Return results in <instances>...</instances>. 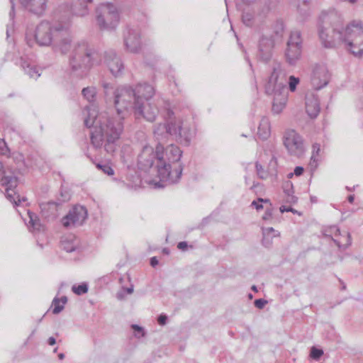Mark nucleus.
Here are the masks:
<instances>
[{
	"mask_svg": "<svg viewBox=\"0 0 363 363\" xmlns=\"http://www.w3.org/2000/svg\"><path fill=\"white\" fill-rule=\"evenodd\" d=\"M89 289L88 284L86 283H82L77 286L74 285L72 287V291L77 295H82L87 293Z\"/></svg>",
	"mask_w": 363,
	"mask_h": 363,
	"instance_id": "58836bf2",
	"label": "nucleus"
},
{
	"mask_svg": "<svg viewBox=\"0 0 363 363\" xmlns=\"http://www.w3.org/2000/svg\"><path fill=\"white\" fill-rule=\"evenodd\" d=\"M284 31V25L282 21H277L273 28V33L269 36H273L275 43L281 41Z\"/></svg>",
	"mask_w": 363,
	"mask_h": 363,
	"instance_id": "473e14b6",
	"label": "nucleus"
},
{
	"mask_svg": "<svg viewBox=\"0 0 363 363\" xmlns=\"http://www.w3.org/2000/svg\"><path fill=\"white\" fill-rule=\"evenodd\" d=\"M303 172H304L303 167H302L301 166H298V167H295L294 174L296 176H301L303 174Z\"/></svg>",
	"mask_w": 363,
	"mask_h": 363,
	"instance_id": "4d7b16f0",
	"label": "nucleus"
},
{
	"mask_svg": "<svg viewBox=\"0 0 363 363\" xmlns=\"http://www.w3.org/2000/svg\"><path fill=\"white\" fill-rule=\"evenodd\" d=\"M272 207L267 208L264 212V214L263 215L262 218L264 220H269L272 218Z\"/></svg>",
	"mask_w": 363,
	"mask_h": 363,
	"instance_id": "864d4df0",
	"label": "nucleus"
},
{
	"mask_svg": "<svg viewBox=\"0 0 363 363\" xmlns=\"http://www.w3.org/2000/svg\"><path fill=\"white\" fill-rule=\"evenodd\" d=\"M297 9L303 19L309 15V7H304L301 4H298Z\"/></svg>",
	"mask_w": 363,
	"mask_h": 363,
	"instance_id": "09e8293b",
	"label": "nucleus"
},
{
	"mask_svg": "<svg viewBox=\"0 0 363 363\" xmlns=\"http://www.w3.org/2000/svg\"><path fill=\"white\" fill-rule=\"evenodd\" d=\"M164 155V144L157 143L155 149L150 145H145L138 157V167L141 170L146 172L152 167L156 161L157 177H159L160 165H162Z\"/></svg>",
	"mask_w": 363,
	"mask_h": 363,
	"instance_id": "423d86ee",
	"label": "nucleus"
},
{
	"mask_svg": "<svg viewBox=\"0 0 363 363\" xmlns=\"http://www.w3.org/2000/svg\"><path fill=\"white\" fill-rule=\"evenodd\" d=\"M82 94L88 101L93 102L96 95V88L94 86L84 88L82 91Z\"/></svg>",
	"mask_w": 363,
	"mask_h": 363,
	"instance_id": "f704fd0d",
	"label": "nucleus"
},
{
	"mask_svg": "<svg viewBox=\"0 0 363 363\" xmlns=\"http://www.w3.org/2000/svg\"><path fill=\"white\" fill-rule=\"evenodd\" d=\"M330 78V74L327 67L323 64H317L315 65L311 77V83L313 88L319 90L325 86Z\"/></svg>",
	"mask_w": 363,
	"mask_h": 363,
	"instance_id": "f3484780",
	"label": "nucleus"
},
{
	"mask_svg": "<svg viewBox=\"0 0 363 363\" xmlns=\"http://www.w3.org/2000/svg\"><path fill=\"white\" fill-rule=\"evenodd\" d=\"M16 64L19 65L25 74H28L30 78L36 79L40 76L39 69L35 66L31 65L25 58L20 57Z\"/></svg>",
	"mask_w": 363,
	"mask_h": 363,
	"instance_id": "c756f323",
	"label": "nucleus"
},
{
	"mask_svg": "<svg viewBox=\"0 0 363 363\" xmlns=\"http://www.w3.org/2000/svg\"><path fill=\"white\" fill-rule=\"evenodd\" d=\"M150 263L152 267H155L159 264V261L156 257H152L150 259Z\"/></svg>",
	"mask_w": 363,
	"mask_h": 363,
	"instance_id": "e2e57ef3",
	"label": "nucleus"
},
{
	"mask_svg": "<svg viewBox=\"0 0 363 363\" xmlns=\"http://www.w3.org/2000/svg\"><path fill=\"white\" fill-rule=\"evenodd\" d=\"M175 120H170L167 123H159L155 126L153 133L157 143L163 144L167 140L169 136H173V134H175Z\"/></svg>",
	"mask_w": 363,
	"mask_h": 363,
	"instance_id": "412c9836",
	"label": "nucleus"
},
{
	"mask_svg": "<svg viewBox=\"0 0 363 363\" xmlns=\"http://www.w3.org/2000/svg\"><path fill=\"white\" fill-rule=\"evenodd\" d=\"M104 60L111 73L118 77L121 74L124 66L120 57H118L113 50H109L104 52Z\"/></svg>",
	"mask_w": 363,
	"mask_h": 363,
	"instance_id": "aec40b11",
	"label": "nucleus"
},
{
	"mask_svg": "<svg viewBox=\"0 0 363 363\" xmlns=\"http://www.w3.org/2000/svg\"><path fill=\"white\" fill-rule=\"evenodd\" d=\"M174 128L176 129L175 134L173 136L175 137L176 140H178L181 144L184 145H189L191 139V134L189 129L183 128L181 121H176Z\"/></svg>",
	"mask_w": 363,
	"mask_h": 363,
	"instance_id": "c85d7f7f",
	"label": "nucleus"
},
{
	"mask_svg": "<svg viewBox=\"0 0 363 363\" xmlns=\"http://www.w3.org/2000/svg\"><path fill=\"white\" fill-rule=\"evenodd\" d=\"M70 197L71 196L68 191L61 190L60 196L57 197L56 201L43 203L40 205L42 213L45 217L55 216L58 207L63 203L68 201L70 199Z\"/></svg>",
	"mask_w": 363,
	"mask_h": 363,
	"instance_id": "6ab92c4d",
	"label": "nucleus"
},
{
	"mask_svg": "<svg viewBox=\"0 0 363 363\" xmlns=\"http://www.w3.org/2000/svg\"><path fill=\"white\" fill-rule=\"evenodd\" d=\"M258 201L260 203H269L270 207H272V203H270V201L268 199L259 198Z\"/></svg>",
	"mask_w": 363,
	"mask_h": 363,
	"instance_id": "338daca9",
	"label": "nucleus"
},
{
	"mask_svg": "<svg viewBox=\"0 0 363 363\" xmlns=\"http://www.w3.org/2000/svg\"><path fill=\"white\" fill-rule=\"evenodd\" d=\"M279 233L277 234H274L272 235H263V238L262 240V245L266 247H269L272 244V238L279 235Z\"/></svg>",
	"mask_w": 363,
	"mask_h": 363,
	"instance_id": "49530a36",
	"label": "nucleus"
},
{
	"mask_svg": "<svg viewBox=\"0 0 363 363\" xmlns=\"http://www.w3.org/2000/svg\"><path fill=\"white\" fill-rule=\"evenodd\" d=\"M302 38L299 30H294L290 33L285 50V58L290 65H296L300 59L302 52Z\"/></svg>",
	"mask_w": 363,
	"mask_h": 363,
	"instance_id": "9b49d317",
	"label": "nucleus"
},
{
	"mask_svg": "<svg viewBox=\"0 0 363 363\" xmlns=\"http://www.w3.org/2000/svg\"><path fill=\"white\" fill-rule=\"evenodd\" d=\"M123 289L127 292L128 294H131L133 292V287L131 286L128 288H123Z\"/></svg>",
	"mask_w": 363,
	"mask_h": 363,
	"instance_id": "774afa93",
	"label": "nucleus"
},
{
	"mask_svg": "<svg viewBox=\"0 0 363 363\" xmlns=\"http://www.w3.org/2000/svg\"><path fill=\"white\" fill-rule=\"evenodd\" d=\"M60 247L67 252H72L79 248V240L72 234L62 236L60 240Z\"/></svg>",
	"mask_w": 363,
	"mask_h": 363,
	"instance_id": "a878e982",
	"label": "nucleus"
},
{
	"mask_svg": "<svg viewBox=\"0 0 363 363\" xmlns=\"http://www.w3.org/2000/svg\"><path fill=\"white\" fill-rule=\"evenodd\" d=\"M164 155L160 165L159 178L160 182L169 184H177L179 182L184 166L180 163L182 151L174 145L164 147Z\"/></svg>",
	"mask_w": 363,
	"mask_h": 363,
	"instance_id": "7ed1b4c3",
	"label": "nucleus"
},
{
	"mask_svg": "<svg viewBox=\"0 0 363 363\" xmlns=\"http://www.w3.org/2000/svg\"><path fill=\"white\" fill-rule=\"evenodd\" d=\"M96 166L97 169L101 170L104 173L106 174L107 175L114 174L113 169L108 164L97 163Z\"/></svg>",
	"mask_w": 363,
	"mask_h": 363,
	"instance_id": "a19ab883",
	"label": "nucleus"
},
{
	"mask_svg": "<svg viewBox=\"0 0 363 363\" xmlns=\"http://www.w3.org/2000/svg\"><path fill=\"white\" fill-rule=\"evenodd\" d=\"M286 83L280 64L276 63L265 85V93L267 95H274L272 108L274 113L279 114L285 107L288 94Z\"/></svg>",
	"mask_w": 363,
	"mask_h": 363,
	"instance_id": "39448f33",
	"label": "nucleus"
},
{
	"mask_svg": "<svg viewBox=\"0 0 363 363\" xmlns=\"http://www.w3.org/2000/svg\"><path fill=\"white\" fill-rule=\"evenodd\" d=\"M48 343L50 345H54L56 343V340L53 337H50L48 340Z\"/></svg>",
	"mask_w": 363,
	"mask_h": 363,
	"instance_id": "69168bd1",
	"label": "nucleus"
},
{
	"mask_svg": "<svg viewBox=\"0 0 363 363\" xmlns=\"http://www.w3.org/2000/svg\"><path fill=\"white\" fill-rule=\"evenodd\" d=\"M11 160L15 163L16 166H13L10 162V159L6 162L9 165V169L14 172V175H16V172L24 166V156L21 153H13Z\"/></svg>",
	"mask_w": 363,
	"mask_h": 363,
	"instance_id": "2f4dec72",
	"label": "nucleus"
},
{
	"mask_svg": "<svg viewBox=\"0 0 363 363\" xmlns=\"http://www.w3.org/2000/svg\"><path fill=\"white\" fill-rule=\"evenodd\" d=\"M286 200L289 203H295L297 202L298 199L294 194H291V196H287Z\"/></svg>",
	"mask_w": 363,
	"mask_h": 363,
	"instance_id": "680f3d73",
	"label": "nucleus"
},
{
	"mask_svg": "<svg viewBox=\"0 0 363 363\" xmlns=\"http://www.w3.org/2000/svg\"><path fill=\"white\" fill-rule=\"evenodd\" d=\"M131 328L134 330V332L135 333V336H144L145 333L142 327L139 326L138 325L133 324L131 325Z\"/></svg>",
	"mask_w": 363,
	"mask_h": 363,
	"instance_id": "8fccbe9b",
	"label": "nucleus"
},
{
	"mask_svg": "<svg viewBox=\"0 0 363 363\" xmlns=\"http://www.w3.org/2000/svg\"><path fill=\"white\" fill-rule=\"evenodd\" d=\"M123 40L128 51L138 53L140 50V35L138 29L127 27L123 33Z\"/></svg>",
	"mask_w": 363,
	"mask_h": 363,
	"instance_id": "a211bd4d",
	"label": "nucleus"
},
{
	"mask_svg": "<svg viewBox=\"0 0 363 363\" xmlns=\"http://www.w3.org/2000/svg\"><path fill=\"white\" fill-rule=\"evenodd\" d=\"M113 104L118 116L129 108H133L136 104V97L133 89L121 86L113 92Z\"/></svg>",
	"mask_w": 363,
	"mask_h": 363,
	"instance_id": "9d476101",
	"label": "nucleus"
},
{
	"mask_svg": "<svg viewBox=\"0 0 363 363\" xmlns=\"http://www.w3.org/2000/svg\"><path fill=\"white\" fill-rule=\"evenodd\" d=\"M323 235L325 237L331 238L332 240L340 250H346L352 244V237L350 233L348 232L346 233V243L344 245H342L340 241L332 237L333 235L335 236L341 235L340 230L336 225H332L325 229Z\"/></svg>",
	"mask_w": 363,
	"mask_h": 363,
	"instance_id": "5701e85b",
	"label": "nucleus"
},
{
	"mask_svg": "<svg viewBox=\"0 0 363 363\" xmlns=\"http://www.w3.org/2000/svg\"><path fill=\"white\" fill-rule=\"evenodd\" d=\"M276 230L272 228H267L262 229V234L263 235H271L272 233H274L273 235L276 234Z\"/></svg>",
	"mask_w": 363,
	"mask_h": 363,
	"instance_id": "5fc2aeb1",
	"label": "nucleus"
},
{
	"mask_svg": "<svg viewBox=\"0 0 363 363\" xmlns=\"http://www.w3.org/2000/svg\"><path fill=\"white\" fill-rule=\"evenodd\" d=\"M255 169L257 172V174L258 177L261 179H265L268 177L267 172L264 169L262 164H260L258 162L255 163Z\"/></svg>",
	"mask_w": 363,
	"mask_h": 363,
	"instance_id": "79ce46f5",
	"label": "nucleus"
},
{
	"mask_svg": "<svg viewBox=\"0 0 363 363\" xmlns=\"http://www.w3.org/2000/svg\"><path fill=\"white\" fill-rule=\"evenodd\" d=\"M88 213L86 207L76 205L62 218V223L66 228L81 225L86 219Z\"/></svg>",
	"mask_w": 363,
	"mask_h": 363,
	"instance_id": "ddd939ff",
	"label": "nucleus"
},
{
	"mask_svg": "<svg viewBox=\"0 0 363 363\" xmlns=\"http://www.w3.org/2000/svg\"><path fill=\"white\" fill-rule=\"evenodd\" d=\"M257 135L262 140H267L270 135V125L267 118H262L259 122Z\"/></svg>",
	"mask_w": 363,
	"mask_h": 363,
	"instance_id": "7c9ffc66",
	"label": "nucleus"
},
{
	"mask_svg": "<svg viewBox=\"0 0 363 363\" xmlns=\"http://www.w3.org/2000/svg\"><path fill=\"white\" fill-rule=\"evenodd\" d=\"M133 90L136 101H149L155 94L153 86L147 83L138 84Z\"/></svg>",
	"mask_w": 363,
	"mask_h": 363,
	"instance_id": "393cba45",
	"label": "nucleus"
},
{
	"mask_svg": "<svg viewBox=\"0 0 363 363\" xmlns=\"http://www.w3.org/2000/svg\"><path fill=\"white\" fill-rule=\"evenodd\" d=\"M167 321V316L165 314H160L157 318V322L160 325H164Z\"/></svg>",
	"mask_w": 363,
	"mask_h": 363,
	"instance_id": "603ef678",
	"label": "nucleus"
},
{
	"mask_svg": "<svg viewBox=\"0 0 363 363\" xmlns=\"http://www.w3.org/2000/svg\"><path fill=\"white\" fill-rule=\"evenodd\" d=\"M133 109L136 118H143L149 122H154L159 113L157 107L149 101H136Z\"/></svg>",
	"mask_w": 363,
	"mask_h": 363,
	"instance_id": "2eb2a0df",
	"label": "nucleus"
},
{
	"mask_svg": "<svg viewBox=\"0 0 363 363\" xmlns=\"http://www.w3.org/2000/svg\"><path fill=\"white\" fill-rule=\"evenodd\" d=\"M188 244L185 241L179 242L177 245L178 249L181 250H186L187 249Z\"/></svg>",
	"mask_w": 363,
	"mask_h": 363,
	"instance_id": "bf43d9fd",
	"label": "nucleus"
},
{
	"mask_svg": "<svg viewBox=\"0 0 363 363\" xmlns=\"http://www.w3.org/2000/svg\"><path fill=\"white\" fill-rule=\"evenodd\" d=\"M65 30L58 38H56L52 44L53 50L62 54H66L72 47V40L69 36H65Z\"/></svg>",
	"mask_w": 363,
	"mask_h": 363,
	"instance_id": "bb28decb",
	"label": "nucleus"
},
{
	"mask_svg": "<svg viewBox=\"0 0 363 363\" xmlns=\"http://www.w3.org/2000/svg\"><path fill=\"white\" fill-rule=\"evenodd\" d=\"M320 151V146L318 143H315L313 145V151L312 155L311 157L310 165L311 167H314L315 168L317 167V156H318L319 152Z\"/></svg>",
	"mask_w": 363,
	"mask_h": 363,
	"instance_id": "e433bc0d",
	"label": "nucleus"
},
{
	"mask_svg": "<svg viewBox=\"0 0 363 363\" xmlns=\"http://www.w3.org/2000/svg\"><path fill=\"white\" fill-rule=\"evenodd\" d=\"M311 0H298V4H301L304 7H309Z\"/></svg>",
	"mask_w": 363,
	"mask_h": 363,
	"instance_id": "0e129e2a",
	"label": "nucleus"
},
{
	"mask_svg": "<svg viewBox=\"0 0 363 363\" xmlns=\"http://www.w3.org/2000/svg\"><path fill=\"white\" fill-rule=\"evenodd\" d=\"M323 351L321 349L316 348L315 347H313L311 349V353L310 356L312 359L315 360H318L320 358L323 356Z\"/></svg>",
	"mask_w": 363,
	"mask_h": 363,
	"instance_id": "37998d69",
	"label": "nucleus"
},
{
	"mask_svg": "<svg viewBox=\"0 0 363 363\" xmlns=\"http://www.w3.org/2000/svg\"><path fill=\"white\" fill-rule=\"evenodd\" d=\"M96 21L101 30H113L119 21V13L112 4H103L96 9Z\"/></svg>",
	"mask_w": 363,
	"mask_h": 363,
	"instance_id": "6e6552de",
	"label": "nucleus"
},
{
	"mask_svg": "<svg viewBox=\"0 0 363 363\" xmlns=\"http://www.w3.org/2000/svg\"><path fill=\"white\" fill-rule=\"evenodd\" d=\"M275 43L273 36L262 35L259 40L257 60L264 63L269 62L272 59Z\"/></svg>",
	"mask_w": 363,
	"mask_h": 363,
	"instance_id": "dca6fc26",
	"label": "nucleus"
},
{
	"mask_svg": "<svg viewBox=\"0 0 363 363\" xmlns=\"http://www.w3.org/2000/svg\"><path fill=\"white\" fill-rule=\"evenodd\" d=\"M284 145L288 152L294 157H301L305 152L302 137L294 130H287L283 137Z\"/></svg>",
	"mask_w": 363,
	"mask_h": 363,
	"instance_id": "f8f14e48",
	"label": "nucleus"
},
{
	"mask_svg": "<svg viewBox=\"0 0 363 363\" xmlns=\"http://www.w3.org/2000/svg\"><path fill=\"white\" fill-rule=\"evenodd\" d=\"M357 30H363V23L352 22L345 28L341 15L335 10L322 12L318 22L320 39L326 48H334L349 39L357 38Z\"/></svg>",
	"mask_w": 363,
	"mask_h": 363,
	"instance_id": "f03ea898",
	"label": "nucleus"
},
{
	"mask_svg": "<svg viewBox=\"0 0 363 363\" xmlns=\"http://www.w3.org/2000/svg\"><path fill=\"white\" fill-rule=\"evenodd\" d=\"M99 61V53L87 43H78L74 46L69 59L71 73L77 77L82 78Z\"/></svg>",
	"mask_w": 363,
	"mask_h": 363,
	"instance_id": "20e7f679",
	"label": "nucleus"
},
{
	"mask_svg": "<svg viewBox=\"0 0 363 363\" xmlns=\"http://www.w3.org/2000/svg\"><path fill=\"white\" fill-rule=\"evenodd\" d=\"M357 38L349 39L347 49L354 56L361 57L363 54V30H357Z\"/></svg>",
	"mask_w": 363,
	"mask_h": 363,
	"instance_id": "b1692460",
	"label": "nucleus"
},
{
	"mask_svg": "<svg viewBox=\"0 0 363 363\" xmlns=\"http://www.w3.org/2000/svg\"><path fill=\"white\" fill-rule=\"evenodd\" d=\"M257 0H236L235 4L238 9L244 11V4L250 5L254 4Z\"/></svg>",
	"mask_w": 363,
	"mask_h": 363,
	"instance_id": "de8ad7c7",
	"label": "nucleus"
},
{
	"mask_svg": "<svg viewBox=\"0 0 363 363\" xmlns=\"http://www.w3.org/2000/svg\"><path fill=\"white\" fill-rule=\"evenodd\" d=\"M254 15L250 12H244L242 14V21L247 26H251L253 24Z\"/></svg>",
	"mask_w": 363,
	"mask_h": 363,
	"instance_id": "ea45409f",
	"label": "nucleus"
},
{
	"mask_svg": "<svg viewBox=\"0 0 363 363\" xmlns=\"http://www.w3.org/2000/svg\"><path fill=\"white\" fill-rule=\"evenodd\" d=\"M65 31L62 25L52 26L48 21H42L35 29V38L40 46H49Z\"/></svg>",
	"mask_w": 363,
	"mask_h": 363,
	"instance_id": "1a4fd4ad",
	"label": "nucleus"
},
{
	"mask_svg": "<svg viewBox=\"0 0 363 363\" xmlns=\"http://www.w3.org/2000/svg\"><path fill=\"white\" fill-rule=\"evenodd\" d=\"M87 117L84 118V125L93 128L90 133L91 144L94 149L104 147L107 154L113 155L118 147V141L123 130V117L101 118L97 117L96 112L86 106Z\"/></svg>",
	"mask_w": 363,
	"mask_h": 363,
	"instance_id": "f257e3e1",
	"label": "nucleus"
},
{
	"mask_svg": "<svg viewBox=\"0 0 363 363\" xmlns=\"http://www.w3.org/2000/svg\"><path fill=\"white\" fill-rule=\"evenodd\" d=\"M102 86L104 88V96L107 101H111L113 98V92L116 89H113L111 84L107 82H103Z\"/></svg>",
	"mask_w": 363,
	"mask_h": 363,
	"instance_id": "4c0bfd02",
	"label": "nucleus"
},
{
	"mask_svg": "<svg viewBox=\"0 0 363 363\" xmlns=\"http://www.w3.org/2000/svg\"><path fill=\"white\" fill-rule=\"evenodd\" d=\"M259 202L257 201H253L251 203L252 206H254L257 211H259L263 208V206L262 203H259Z\"/></svg>",
	"mask_w": 363,
	"mask_h": 363,
	"instance_id": "052dcab7",
	"label": "nucleus"
},
{
	"mask_svg": "<svg viewBox=\"0 0 363 363\" xmlns=\"http://www.w3.org/2000/svg\"><path fill=\"white\" fill-rule=\"evenodd\" d=\"M299 83V79L294 76H290L289 79V89L294 92L296 89V86Z\"/></svg>",
	"mask_w": 363,
	"mask_h": 363,
	"instance_id": "a18cd8bd",
	"label": "nucleus"
},
{
	"mask_svg": "<svg viewBox=\"0 0 363 363\" xmlns=\"http://www.w3.org/2000/svg\"><path fill=\"white\" fill-rule=\"evenodd\" d=\"M320 110V101L317 96L311 95L306 98V111L311 118H315Z\"/></svg>",
	"mask_w": 363,
	"mask_h": 363,
	"instance_id": "cd10ccee",
	"label": "nucleus"
},
{
	"mask_svg": "<svg viewBox=\"0 0 363 363\" xmlns=\"http://www.w3.org/2000/svg\"><path fill=\"white\" fill-rule=\"evenodd\" d=\"M67 298L65 296H62L60 298L55 297L52 301L54 308L52 313L54 314L60 313L64 309V305L67 303Z\"/></svg>",
	"mask_w": 363,
	"mask_h": 363,
	"instance_id": "72a5a7b5",
	"label": "nucleus"
},
{
	"mask_svg": "<svg viewBox=\"0 0 363 363\" xmlns=\"http://www.w3.org/2000/svg\"><path fill=\"white\" fill-rule=\"evenodd\" d=\"M21 4L30 13L40 16H42L47 7L48 0H19Z\"/></svg>",
	"mask_w": 363,
	"mask_h": 363,
	"instance_id": "4be33fe9",
	"label": "nucleus"
},
{
	"mask_svg": "<svg viewBox=\"0 0 363 363\" xmlns=\"http://www.w3.org/2000/svg\"><path fill=\"white\" fill-rule=\"evenodd\" d=\"M284 192L286 196H291L294 194V186L291 181H286L283 185Z\"/></svg>",
	"mask_w": 363,
	"mask_h": 363,
	"instance_id": "c03bdc74",
	"label": "nucleus"
},
{
	"mask_svg": "<svg viewBox=\"0 0 363 363\" xmlns=\"http://www.w3.org/2000/svg\"><path fill=\"white\" fill-rule=\"evenodd\" d=\"M28 216L30 218L29 223H30V226L34 230H39V231L41 230V229L43 228V226L41 225V223L40 222V219L38 218V216L35 213H31L30 211H28Z\"/></svg>",
	"mask_w": 363,
	"mask_h": 363,
	"instance_id": "c9c22d12",
	"label": "nucleus"
},
{
	"mask_svg": "<svg viewBox=\"0 0 363 363\" xmlns=\"http://www.w3.org/2000/svg\"><path fill=\"white\" fill-rule=\"evenodd\" d=\"M88 213L86 207L76 205L62 218V223L66 228L81 225L86 219Z\"/></svg>",
	"mask_w": 363,
	"mask_h": 363,
	"instance_id": "4468645a",
	"label": "nucleus"
},
{
	"mask_svg": "<svg viewBox=\"0 0 363 363\" xmlns=\"http://www.w3.org/2000/svg\"><path fill=\"white\" fill-rule=\"evenodd\" d=\"M267 303V301L263 298H258L254 301L255 306L259 309L263 308Z\"/></svg>",
	"mask_w": 363,
	"mask_h": 363,
	"instance_id": "3c124183",
	"label": "nucleus"
},
{
	"mask_svg": "<svg viewBox=\"0 0 363 363\" xmlns=\"http://www.w3.org/2000/svg\"><path fill=\"white\" fill-rule=\"evenodd\" d=\"M10 1L11 4V9L9 12V16H10L11 19L13 20L15 16V5H14L13 0H10Z\"/></svg>",
	"mask_w": 363,
	"mask_h": 363,
	"instance_id": "13d9d810",
	"label": "nucleus"
},
{
	"mask_svg": "<svg viewBox=\"0 0 363 363\" xmlns=\"http://www.w3.org/2000/svg\"><path fill=\"white\" fill-rule=\"evenodd\" d=\"M281 213L284 212H292L294 213H296V211L292 208L291 207H286L285 206H281L279 208Z\"/></svg>",
	"mask_w": 363,
	"mask_h": 363,
	"instance_id": "6e6d98bb",
	"label": "nucleus"
},
{
	"mask_svg": "<svg viewBox=\"0 0 363 363\" xmlns=\"http://www.w3.org/2000/svg\"><path fill=\"white\" fill-rule=\"evenodd\" d=\"M0 182L5 188L6 196L12 203L18 205L21 202L20 196L16 194L15 189L18 186V177L14 175V172L9 169V165L0 162Z\"/></svg>",
	"mask_w": 363,
	"mask_h": 363,
	"instance_id": "0eeeda50",
	"label": "nucleus"
}]
</instances>
